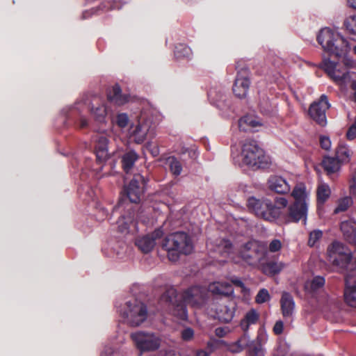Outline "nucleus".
I'll return each instance as SVG.
<instances>
[{"instance_id":"obj_52","label":"nucleus","mask_w":356,"mask_h":356,"mask_svg":"<svg viewBox=\"0 0 356 356\" xmlns=\"http://www.w3.org/2000/svg\"><path fill=\"white\" fill-rule=\"evenodd\" d=\"M284 323L282 321H277L274 325L273 331L276 334H280L283 332Z\"/></svg>"},{"instance_id":"obj_26","label":"nucleus","mask_w":356,"mask_h":356,"mask_svg":"<svg viewBox=\"0 0 356 356\" xmlns=\"http://www.w3.org/2000/svg\"><path fill=\"white\" fill-rule=\"evenodd\" d=\"M107 96L110 102L118 105H122L128 102L130 97L129 95L122 94L121 88L118 84L108 91Z\"/></svg>"},{"instance_id":"obj_9","label":"nucleus","mask_w":356,"mask_h":356,"mask_svg":"<svg viewBox=\"0 0 356 356\" xmlns=\"http://www.w3.org/2000/svg\"><path fill=\"white\" fill-rule=\"evenodd\" d=\"M120 315L131 326L138 327L144 323L147 318L146 305L136 298L125 302L120 310Z\"/></svg>"},{"instance_id":"obj_19","label":"nucleus","mask_w":356,"mask_h":356,"mask_svg":"<svg viewBox=\"0 0 356 356\" xmlns=\"http://www.w3.org/2000/svg\"><path fill=\"white\" fill-rule=\"evenodd\" d=\"M161 235V232L156 230L152 235H146L139 237L136 241V245L143 253H148L153 250L156 244V238L160 237Z\"/></svg>"},{"instance_id":"obj_48","label":"nucleus","mask_w":356,"mask_h":356,"mask_svg":"<svg viewBox=\"0 0 356 356\" xmlns=\"http://www.w3.org/2000/svg\"><path fill=\"white\" fill-rule=\"evenodd\" d=\"M282 248V243L280 240L274 239L269 244V250L272 252L279 251Z\"/></svg>"},{"instance_id":"obj_35","label":"nucleus","mask_w":356,"mask_h":356,"mask_svg":"<svg viewBox=\"0 0 356 356\" xmlns=\"http://www.w3.org/2000/svg\"><path fill=\"white\" fill-rule=\"evenodd\" d=\"M138 158V156L134 151H129L124 154L122 157V165L124 170L127 172L131 169Z\"/></svg>"},{"instance_id":"obj_20","label":"nucleus","mask_w":356,"mask_h":356,"mask_svg":"<svg viewBox=\"0 0 356 356\" xmlns=\"http://www.w3.org/2000/svg\"><path fill=\"white\" fill-rule=\"evenodd\" d=\"M280 302L284 318H292L296 309V304L293 296L288 292H283Z\"/></svg>"},{"instance_id":"obj_4","label":"nucleus","mask_w":356,"mask_h":356,"mask_svg":"<svg viewBox=\"0 0 356 356\" xmlns=\"http://www.w3.org/2000/svg\"><path fill=\"white\" fill-rule=\"evenodd\" d=\"M319 67L337 84L342 90L350 88L356 90V72L348 71L339 63L324 58Z\"/></svg>"},{"instance_id":"obj_43","label":"nucleus","mask_w":356,"mask_h":356,"mask_svg":"<svg viewBox=\"0 0 356 356\" xmlns=\"http://www.w3.org/2000/svg\"><path fill=\"white\" fill-rule=\"evenodd\" d=\"M270 298V294L267 289H261L259 291L258 293L255 297L256 302L259 304L264 303L269 300Z\"/></svg>"},{"instance_id":"obj_25","label":"nucleus","mask_w":356,"mask_h":356,"mask_svg":"<svg viewBox=\"0 0 356 356\" xmlns=\"http://www.w3.org/2000/svg\"><path fill=\"white\" fill-rule=\"evenodd\" d=\"M208 290L213 294L229 296L234 293L232 286L226 282H216L210 284Z\"/></svg>"},{"instance_id":"obj_56","label":"nucleus","mask_w":356,"mask_h":356,"mask_svg":"<svg viewBox=\"0 0 356 356\" xmlns=\"http://www.w3.org/2000/svg\"><path fill=\"white\" fill-rule=\"evenodd\" d=\"M347 4L350 8L356 10V0H347Z\"/></svg>"},{"instance_id":"obj_16","label":"nucleus","mask_w":356,"mask_h":356,"mask_svg":"<svg viewBox=\"0 0 356 356\" xmlns=\"http://www.w3.org/2000/svg\"><path fill=\"white\" fill-rule=\"evenodd\" d=\"M207 248L213 252L218 253L223 259L220 261L225 262L227 258L232 259L233 246L231 242L224 238L218 239L215 244L212 242H207Z\"/></svg>"},{"instance_id":"obj_5","label":"nucleus","mask_w":356,"mask_h":356,"mask_svg":"<svg viewBox=\"0 0 356 356\" xmlns=\"http://www.w3.org/2000/svg\"><path fill=\"white\" fill-rule=\"evenodd\" d=\"M293 202L289 207V216L295 222L306 224L310 192L303 183L297 184L291 193Z\"/></svg>"},{"instance_id":"obj_45","label":"nucleus","mask_w":356,"mask_h":356,"mask_svg":"<svg viewBox=\"0 0 356 356\" xmlns=\"http://www.w3.org/2000/svg\"><path fill=\"white\" fill-rule=\"evenodd\" d=\"M116 123L120 128L126 127L129 123V118L127 115L125 113L118 114L117 115Z\"/></svg>"},{"instance_id":"obj_41","label":"nucleus","mask_w":356,"mask_h":356,"mask_svg":"<svg viewBox=\"0 0 356 356\" xmlns=\"http://www.w3.org/2000/svg\"><path fill=\"white\" fill-rule=\"evenodd\" d=\"M175 54L177 58H190L192 55V51L190 47L179 44L176 47Z\"/></svg>"},{"instance_id":"obj_42","label":"nucleus","mask_w":356,"mask_h":356,"mask_svg":"<svg viewBox=\"0 0 356 356\" xmlns=\"http://www.w3.org/2000/svg\"><path fill=\"white\" fill-rule=\"evenodd\" d=\"M322 236L323 233L321 230L316 229L311 232L309 236L308 245L310 247L314 246L321 238Z\"/></svg>"},{"instance_id":"obj_24","label":"nucleus","mask_w":356,"mask_h":356,"mask_svg":"<svg viewBox=\"0 0 356 356\" xmlns=\"http://www.w3.org/2000/svg\"><path fill=\"white\" fill-rule=\"evenodd\" d=\"M259 266L261 271L266 275L273 276L280 273L286 266V264L282 261H267L266 260L260 263Z\"/></svg>"},{"instance_id":"obj_17","label":"nucleus","mask_w":356,"mask_h":356,"mask_svg":"<svg viewBox=\"0 0 356 356\" xmlns=\"http://www.w3.org/2000/svg\"><path fill=\"white\" fill-rule=\"evenodd\" d=\"M343 296L348 305L356 307V273H349L346 277Z\"/></svg>"},{"instance_id":"obj_27","label":"nucleus","mask_w":356,"mask_h":356,"mask_svg":"<svg viewBox=\"0 0 356 356\" xmlns=\"http://www.w3.org/2000/svg\"><path fill=\"white\" fill-rule=\"evenodd\" d=\"M235 307L233 302H229V305L223 304L220 306L217 309V315L218 318L225 322L228 323L231 321L234 316Z\"/></svg>"},{"instance_id":"obj_36","label":"nucleus","mask_w":356,"mask_h":356,"mask_svg":"<svg viewBox=\"0 0 356 356\" xmlns=\"http://www.w3.org/2000/svg\"><path fill=\"white\" fill-rule=\"evenodd\" d=\"M317 200L323 204L330 197L331 191L330 186L325 183H321L317 188Z\"/></svg>"},{"instance_id":"obj_2","label":"nucleus","mask_w":356,"mask_h":356,"mask_svg":"<svg viewBox=\"0 0 356 356\" xmlns=\"http://www.w3.org/2000/svg\"><path fill=\"white\" fill-rule=\"evenodd\" d=\"M125 191L129 201L126 199H121L113 209L114 212L121 213L117 224L119 231L122 233L128 232L130 225L135 224V213L132 203L139 202L142 195L138 181L135 179L129 182Z\"/></svg>"},{"instance_id":"obj_14","label":"nucleus","mask_w":356,"mask_h":356,"mask_svg":"<svg viewBox=\"0 0 356 356\" xmlns=\"http://www.w3.org/2000/svg\"><path fill=\"white\" fill-rule=\"evenodd\" d=\"M148 134L152 137L155 135L154 128L149 121H140L136 126H132L129 130L130 136L138 144L145 140Z\"/></svg>"},{"instance_id":"obj_53","label":"nucleus","mask_w":356,"mask_h":356,"mask_svg":"<svg viewBox=\"0 0 356 356\" xmlns=\"http://www.w3.org/2000/svg\"><path fill=\"white\" fill-rule=\"evenodd\" d=\"M220 343H225V341L211 339V341H208L207 347L211 348L212 350L218 344H220Z\"/></svg>"},{"instance_id":"obj_3","label":"nucleus","mask_w":356,"mask_h":356,"mask_svg":"<svg viewBox=\"0 0 356 356\" xmlns=\"http://www.w3.org/2000/svg\"><path fill=\"white\" fill-rule=\"evenodd\" d=\"M323 50L337 57L345 56L350 50L348 41L338 31L325 27L317 35Z\"/></svg>"},{"instance_id":"obj_30","label":"nucleus","mask_w":356,"mask_h":356,"mask_svg":"<svg viewBox=\"0 0 356 356\" xmlns=\"http://www.w3.org/2000/svg\"><path fill=\"white\" fill-rule=\"evenodd\" d=\"M90 112L97 121L102 122L107 115V108L104 103L97 102L92 103Z\"/></svg>"},{"instance_id":"obj_50","label":"nucleus","mask_w":356,"mask_h":356,"mask_svg":"<svg viewBox=\"0 0 356 356\" xmlns=\"http://www.w3.org/2000/svg\"><path fill=\"white\" fill-rule=\"evenodd\" d=\"M229 331V329L227 327H219L216 328L215 334L217 337L221 338L225 337Z\"/></svg>"},{"instance_id":"obj_1","label":"nucleus","mask_w":356,"mask_h":356,"mask_svg":"<svg viewBox=\"0 0 356 356\" xmlns=\"http://www.w3.org/2000/svg\"><path fill=\"white\" fill-rule=\"evenodd\" d=\"M206 298V290L200 286H193L178 295L175 288L170 287L162 295L161 300L172 305V313L180 319L187 318L186 305L199 307Z\"/></svg>"},{"instance_id":"obj_31","label":"nucleus","mask_w":356,"mask_h":356,"mask_svg":"<svg viewBox=\"0 0 356 356\" xmlns=\"http://www.w3.org/2000/svg\"><path fill=\"white\" fill-rule=\"evenodd\" d=\"M322 165L328 175L338 172L341 168L340 161L331 156L324 157Z\"/></svg>"},{"instance_id":"obj_47","label":"nucleus","mask_w":356,"mask_h":356,"mask_svg":"<svg viewBox=\"0 0 356 356\" xmlns=\"http://www.w3.org/2000/svg\"><path fill=\"white\" fill-rule=\"evenodd\" d=\"M346 137L352 140L356 138V116L353 124L349 127L346 133Z\"/></svg>"},{"instance_id":"obj_22","label":"nucleus","mask_w":356,"mask_h":356,"mask_svg":"<svg viewBox=\"0 0 356 356\" xmlns=\"http://www.w3.org/2000/svg\"><path fill=\"white\" fill-rule=\"evenodd\" d=\"M263 125V122L258 117L254 115H245L238 120V128L243 131L257 129Z\"/></svg>"},{"instance_id":"obj_49","label":"nucleus","mask_w":356,"mask_h":356,"mask_svg":"<svg viewBox=\"0 0 356 356\" xmlns=\"http://www.w3.org/2000/svg\"><path fill=\"white\" fill-rule=\"evenodd\" d=\"M320 143L321 147L325 150H329L331 148V140L327 136H321Z\"/></svg>"},{"instance_id":"obj_34","label":"nucleus","mask_w":356,"mask_h":356,"mask_svg":"<svg viewBox=\"0 0 356 356\" xmlns=\"http://www.w3.org/2000/svg\"><path fill=\"white\" fill-rule=\"evenodd\" d=\"M209 99L213 104H216L218 106H220L221 102L226 99V95L224 90L212 88L208 92Z\"/></svg>"},{"instance_id":"obj_21","label":"nucleus","mask_w":356,"mask_h":356,"mask_svg":"<svg viewBox=\"0 0 356 356\" xmlns=\"http://www.w3.org/2000/svg\"><path fill=\"white\" fill-rule=\"evenodd\" d=\"M95 154L99 162H104L108 158V139L104 136H97L95 138Z\"/></svg>"},{"instance_id":"obj_55","label":"nucleus","mask_w":356,"mask_h":356,"mask_svg":"<svg viewBox=\"0 0 356 356\" xmlns=\"http://www.w3.org/2000/svg\"><path fill=\"white\" fill-rule=\"evenodd\" d=\"M88 125V120L86 118L81 117L79 121V127L81 128H84Z\"/></svg>"},{"instance_id":"obj_10","label":"nucleus","mask_w":356,"mask_h":356,"mask_svg":"<svg viewBox=\"0 0 356 356\" xmlns=\"http://www.w3.org/2000/svg\"><path fill=\"white\" fill-rule=\"evenodd\" d=\"M239 254L249 265L259 266L266 260L268 252L265 244L257 241H250L241 247Z\"/></svg>"},{"instance_id":"obj_28","label":"nucleus","mask_w":356,"mask_h":356,"mask_svg":"<svg viewBox=\"0 0 356 356\" xmlns=\"http://www.w3.org/2000/svg\"><path fill=\"white\" fill-rule=\"evenodd\" d=\"M259 319V313L254 309H252L248 311L244 318L241 320L240 325L243 331L246 333L252 325H254Z\"/></svg>"},{"instance_id":"obj_32","label":"nucleus","mask_w":356,"mask_h":356,"mask_svg":"<svg viewBox=\"0 0 356 356\" xmlns=\"http://www.w3.org/2000/svg\"><path fill=\"white\" fill-rule=\"evenodd\" d=\"M265 336L261 334H259L257 341L248 343V353L249 356H264V350L261 346V341L264 340Z\"/></svg>"},{"instance_id":"obj_8","label":"nucleus","mask_w":356,"mask_h":356,"mask_svg":"<svg viewBox=\"0 0 356 356\" xmlns=\"http://www.w3.org/2000/svg\"><path fill=\"white\" fill-rule=\"evenodd\" d=\"M327 255L330 264L339 272L346 270L353 259L352 251L337 241L328 245Z\"/></svg>"},{"instance_id":"obj_23","label":"nucleus","mask_w":356,"mask_h":356,"mask_svg":"<svg viewBox=\"0 0 356 356\" xmlns=\"http://www.w3.org/2000/svg\"><path fill=\"white\" fill-rule=\"evenodd\" d=\"M341 230L344 238L350 243L356 245V221L350 219L343 221L341 224Z\"/></svg>"},{"instance_id":"obj_61","label":"nucleus","mask_w":356,"mask_h":356,"mask_svg":"<svg viewBox=\"0 0 356 356\" xmlns=\"http://www.w3.org/2000/svg\"><path fill=\"white\" fill-rule=\"evenodd\" d=\"M111 9H115V8H117V7L116 6H111Z\"/></svg>"},{"instance_id":"obj_44","label":"nucleus","mask_w":356,"mask_h":356,"mask_svg":"<svg viewBox=\"0 0 356 356\" xmlns=\"http://www.w3.org/2000/svg\"><path fill=\"white\" fill-rule=\"evenodd\" d=\"M288 200L284 197H276L275 199L274 207L277 208L279 211V217L280 216L282 209H284L288 205Z\"/></svg>"},{"instance_id":"obj_6","label":"nucleus","mask_w":356,"mask_h":356,"mask_svg":"<svg viewBox=\"0 0 356 356\" xmlns=\"http://www.w3.org/2000/svg\"><path fill=\"white\" fill-rule=\"evenodd\" d=\"M163 248L167 251L168 257L172 261H176L181 254L192 252L193 246L189 236L183 232L172 233L164 239Z\"/></svg>"},{"instance_id":"obj_60","label":"nucleus","mask_w":356,"mask_h":356,"mask_svg":"<svg viewBox=\"0 0 356 356\" xmlns=\"http://www.w3.org/2000/svg\"><path fill=\"white\" fill-rule=\"evenodd\" d=\"M354 99H355V101L356 102V92H355V94H354Z\"/></svg>"},{"instance_id":"obj_58","label":"nucleus","mask_w":356,"mask_h":356,"mask_svg":"<svg viewBox=\"0 0 356 356\" xmlns=\"http://www.w3.org/2000/svg\"><path fill=\"white\" fill-rule=\"evenodd\" d=\"M113 351L111 348L105 349L102 353L101 356H111Z\"/></svg>"},{"instance_id":"obj_18","label":"nucleus","mask_w":356,"mask_h":356,"mask_svg":"<svg viewBox=\"0 0 356 356\" xmlns=\"http://www.w3.org/2000/svg\"><path fill=\"white\" fill-rule=\"evenodd\" d=\"M268 188L276 193L287 194L291 191V186L288 181L281 176L271 175L267 181Z\"/></svg>"},{"instance_id":"obj_38","label":"nucleus","mask_w":356,"mask_h":356,"mask_svg":"<svg viewBox=\"0 0 356 356\" xmlns=\"http://www.w3.org/2000/svg\"><path fill=\"white\" fill-rule=\"evenodd\" d=\"M167 164L168 165L171 172L174 175L178 176L181 174L182 171V165L177 158L175 156L168 157L167 159Z\"/></svg>"},{"instance_id":"obj_40","label":"nucleus","mask_w":356,"mask_h":356,"mask_svg":"<svg viewBox=\"0 0 356 356\" xmlns=\"http://www.w3.org/2000/svg\"><path fill=\"white\" fill-rule=\"evenodd\" d=\"M343 25L348 33L356 35V14L347 17Z\"/></svg>"},{"instance_id":"obj_51","label":"nucleus","mask_w":356,"mask_h":356,"mask_svg":"<svg viewBox=\"0 0 356 356\" xmlns=\"http://www.w3.org/2000/svg\"><path fill=\"white\" fill-rule=\"evenodd\" d=\"M349 188L350 193L353 195H356V170L353 175Z\"/></svg>"},{"instance_id":"obj_54","label":"nucleus","mask_w":356,"mask_h":356,"mask_svg":"<svg viewBox=\"0 0 356 356\" xmlns=\"http://www.w3.org/2000/svg\"><path fill=\"white\" fill-rule=\"evenodd\" d=\"M232 282L235 284L236 286L241 287L242 289V291L245 289V287L244 286V284L243 282L238 279V278H234L232 280Z\"/></svg>"},{"instance_id":"obj_11","label":"nucleus","mask_w":356,"mask_h":356,"mask_svg":"<svg viewBox=\"0 0 356 356\" xmlns=\"http://www.w3.org/2000/svg\"><path fill=\"white\" fill-rule=\"evenodd\" d=\"M248 209L255 215L265 220L273 222L279 218L277 208L267 198L257 199L250 197L248 200Z\"/></svg>"},{"instance_id":"obj_29","label":"nucleus","mask_w":356,"mask_h":356,"mask_svg":"<svg viewBox=\"0 0 356 356\" xmlns=\"http://www.w3.org/2000/svg\"><path fill=\"white\" fill-rule=\"evenodd\" d=\"M353 154L352 150L344 143H339L336 149V159L341 163H348Z\"/></svg>"},{"instance_id":"obj_46","label":"nucleus","mask_w":356,"mask_h":356,"mask_svg":"<svg viewBox=\"0 0 356 356\" xmlns=\"http://www.w3.org/2000/svg\"><path fill=\"white\" fill-rule=\"evenodd\" d=\"M194 337V331L190 327H186L181 331V338L184 341H191Z\"/></svg>"},{"instance_id":"obj_57","label":"nucleus","mask_w":356,"mask_h":356,"mask_svg":"<svg viewBox=\"0 0 356 356\" xmlns=\"http://www.w3.org/2000/svg\"><path fill=\"white\" fill-rule=\"evenodd\" d=\"M209 353L204 350H199L197 351V356H209Z\"/></svg>"},{"instance_id":"obj_33","label":"nucleus","mask_w":356,"mask_h":356,"mask_svg":"<svg viewBox=\"0 0 356 356\" xmlns=\"http://www.w3.org/2000/svg\"><path fill=\"white\" fill-rule=\"evenodd\" d=\"M249 341V336L245 333L238 341L229 345L228 349L234 353H240L248 346Z\"/></svg>"},{"instance_id":"obj_7","label":"nucleus","mask_w":356,"mask_h":356,"mask_svg":"<svg viewBox=\"0 0 356 356\" xmlns=\"http://www.w3.org/2000/svg\"><path fill=\"white\" fill-rule=\"evenodd\" d=\"M240 158L243 164L257 168H265L270 163L269 157L254 140L243 143Z\"/></svg>"},{"instance_id":"obj_15","label":"nucleus","mask_w":356,"mask_h":356,"mask_svg":"<svg viewBox=\"0 0 356 356\" xmlns=\"http://www.w3.org/2000/svg\"><path fill=\"white\" fill-rule=\"evenodd\" d=\"M250 83L248 70L245 68L242 69L237 74L233 86V92L239 98L246 97Z\"/></svg>"},{"instance_id":"obj_37","label":"nucleus","mask_w":356,"mask_h":356,"mask_svg":"<svg viewBox=\"0 0 356 356\" xmlns=\"http://www.w3.org/2000/svg\"><path fill=\"white\" fill-rule=\"evenodd\" d=\"M325 278L322 276L314 277L310 282H307L305 287L310 292H315L323 287Z\"/></svg>"},{"instance_id":"obj_59","label":"nucleus","mask_w":356,"mask_h":356,"mask_svg":"<svg viewBox=\"0 0 356 356\" xmlns=\"http://www.w3.org/2000/svg\"><path fill=\"white\" fill-rule=\"evenodd\" d=\"M353 51L356 54V45L353 48Z\"/></svg>"},{"instance_id":"obj_12","label":"nucleus","mask_w":356,"mask_h":356,"mask_svg":"<svg viewBox=\"0 0 356 356\" xmlns=\"http://www.w3.org/2000/svg\"><path fill=\"white\" fill-rule=\"evenodd\" d=\"M130 338L140 353L155 351L161 346L160 336L152 332L136 331L131 333Z\"/></svg>"},{"instance_id":"obj_39","label":"nucleus","mask_w":356,"mask_h":356,"mask_svg":"<svg viewBox=\"0 0 356 356\" xmlns=\"http://www.w3.org/2000/svg\"><path fill=\"white\" fill-rule=\"evenodd\" d=\"M353 203L351 197L346 196L339 199L337 202V206L334 209L335 213H339L346 211Z\"/></svg>"},{"instance_id":"obj_13","label":"nucleus","mask_w":356,"mask_h":356,"mask_svg":"<svg viewBox=\"0 0 356 356\" xmlns=\"http://www.w3.org/2000/svg\"><path fill=\"white\" fill-rule=\"evenodd\" d=\"M330 107L327 97L322 95L318 101L311 104L309 114L315 122L323 127L327 124L325 112Z\"/></svg>"}]
</instances>
